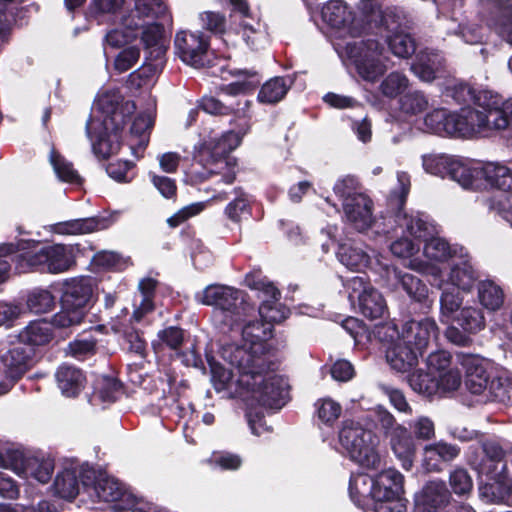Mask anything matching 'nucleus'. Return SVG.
Returning a JSON list of instances; mask_svg holds the SVG:
<instances>
[{"label":"nucleus","instance_id":"obj_1","mask_svg":"<svg viewBox=\"0 0 512 512\" xmlns=\"http://www.w3.org/2000/svg\"><path fill=\"white\" fill-rule=\"evenodd\" d=\"M236 315L229 324L241 330L242 345L225 343L219 354L228 365L239 371L238 383L249 389L253 397L270 406L283 407L289 399L287 379L270 369L266 341L272 336V326L248 321Z\"/></svg>","mask_w":512,"mask_h":512},{"label":"nucleus","instance_id":"obj_2","mask_svg":"<svg viewBox=\"0 0 512 512\" xmlns=\"http://www.w3.org/2000/svg\"><path fill=\"white\" fill-rule=\"evenodd\" d=\"M134 109V103L123 102L119 90H106L98 95L86 123V134L95 155L107 158L119 151L121 131Z\"/></svg>","mask_w":512,"mask_h":512},{"label":"nucleus","instance_id":"obj_3","mask_svg":"<svg viewBox=\"0 0 512 512\" xmlns=\"http://www.w3.org/2000/svg\"><path fill=\"white\" fill-rule=\"evenodd\" d=\"M166 14L167 6L163 0H135L134 11L123 18L119 27L106 34L105 42L117 48L140 38L149 58L161 59L166 51L163 26L148 18H162Z\"/></svg>","mask_w":512,"mask_h":512},{"label":"nucleus","instance_id":"obj_4","mask_svg":"<svg viewBox=\"0 0 512 512\" xmlns=\"http://www.w3.org/2000/svg\"><path fill=\"white\" fill-rule=\"evenodd\" d=\"M35 241L21 240L0 245V284L9 276L10 260L16 262L19 273L38 271L41 273L61 274L75 265L73 248L64 244H52L38 247Z\"/></svg>","mask_w":512,"mask_h":512},{"label":"nucleus","instance_id":"obj_5","mask_svg":"<svg viewBox=\"0 0 512 512\" xmlns=\"http://www.w3.org/2000/svg\"><path fill=\"white\" fill-rule=\"evenodd\" d=\"M241 141L234 131L219 134L212 131L207 139L195 146L193 163L186 175L191 183L217 178L216 183L232 184L236 179L237 161L229 153Z\"/></svg>","mask_w":512,"mask_h":512},{"label":"nucleus","instance_id":"obj_6","mask_svg":"<svg viewBox=\"0 0 512 512\" xmlns=\"http://www.w3.org/2000/svg\"><path fill=\"white\" fill-rule=\"evenodd\" d=\"M477 107L464 106L450 114V135L470 138L512 127V100L504 101L491 91H482Z\"/></svg>","mask_w":512,"mask_h":512},{"label":"nucleus","instance_id":"obj_7","mask_svg":"<svg viewBox=\"0 0 512 512\" xmlns=\"http://www.w3.org/2000/svg\"><path fill=\"white\" fill-rule=\"evenodd\" d=\"M94 280L91 277H73L63 281L61 309L52 317V324L58 328L80 325L93 299Z\"/></svg>","mask_w":512,"mask_h":512},{"label":"nucleus","instance_id":"obj_8","mask_svg":"<svg viewBox=\"0 0 512 512\" xmlns=\"http://www.w3.org/2000/svg\"><path fill=\"white\" fill-rule=\"evenodd\" d=\"M450 178L465 189L478 188L481 179L499 190L512 189V168L500 163L479 165L460 157H450Z\"/></svg>","mask_w":512,"mask_h":512},{"label":"nucleus","instance_id":"obj_9","mask_svg":"<svg viewBox=\"0 0 512 512\" xmlns=\"http://www.w3.org/2000/svg\"><path fill=\"white\" fill-rule=\"evenodd\" d=\"M334 45L346 55L358 75L365 81H377L388 69L389 59L385 55L384 46L374 38L354 39Z\"/></svg>","mask_w":512,"mask_h":512},{"label":"nucleus","instance_id":"obj_10","mask_svg":"<svg viewBox=\"0 0 512 512\" xmlns=\"http://www.w3.org/2000/svg\"><path fill=\"white\" fill-rule=\"evenodd\" d=\"M339 444L352 461L367 469H377L381 464L378 437L359 422L346 420L338 434Z\"/></svg>","mask_w":512,"mask_h":512},{"label":"nucleus","instance_id":"obj_11","mask_svg":"<svg viewBox=\"0 0 512 512\" xmlns=\"http://www.w3.org/2000/svg\"><path fill=\"white\" fill-rule=\"evenodd\" d=\"M427 372H413L408 382L413 391L427 397H445L448 391V352L438 350L426 360Z\"/></svg>","mask_w":512,"mask_h":512},{"label":"nucleus","instance_id":"obj_12","mask_svg":"<svg viewBox=\"0 0 512 512\" xmlns=\"http://www.w3.org/2000/svg\"><path fill=\"white\" fill-rule=\"evenodd\" d=\"M208 362L211 370V381L215 390L221 392L231 388L232 386H235V392L243 399V401L246 402L247 406L249 407V411L247 412L246 417L251 432L255 435H261L264 431H267V427L262 420L263 415L260 412H255V414H253V406L258 404L262 407L275 409H280L281 407L266 405L254 398L249 389L242 387L238 383L239 371L237 368L231 366L236 370L237 374L234 375L233 371L226 369L221 363L215 361L214 359H208Z\"/></svg>","mask_w":512,"mask_h":512},{"label":"nucleus","instance_id":"obj_13","mask_svg":"<svg viewBox=\"0 0 512 512\" xmlns=\"http://www.w3.org/2000/svg\"><path fill=\"white\" fill-rule=\"evenodd\" d=\"M321 18L335 38H355L364 29L362 20L356 16L354 9L343 0L327 1L322 6Z\"/></svg>","mask_w":512,"mask_h":512},{"label":"nucleus","instance_id":"obj_14","mask_svg":"<svg viewBox=\"0 0 512 512\" xmlns=\"http://www.w3.org/2000/svg\"><path fill=\"white\" fill-rule=\"evenodd\" d=\"M476 279L464 247L458 244L450 246V297L453 298L450 299V311L453 305L458 307L463 303Z\"/></svg>","mask_w":512,"mask_h":512},{"label":"nucleus","instance_id":"obj_15","mask_svg":"<svg viewBox=\"0 0 512 512\" xmlns=\"http://www.w3.org/2000/svg\"><path fill=\"white\" fill-rule=\"evenodd\" d=\"M463 374L465 384L473 394H481L487 390L492 378L484 368L481 359L475 355L458 353L453 368L450 369V390L460 387Z\"/></svg>","mask_w":512,"mask_h":512},{"label":"nucleus","instance_id":"obj_16","mask_svg":"<svg viewBox=\"0 0 512 512\" xmlns=\"http://www.w3.org/2000/svg\"><path fill=\"white\" fill-rule=\"evenodd\" d=\"M3 467L19 477L48 483L54 472V462L50 458L26 454L18 450L9 451L3 460Z\"/></svg>","mask_w":512,"mask_h":512},{"label":"nucleus","instance_id":"obj_17","mask_svg":"<svg viewBox=\"0 0 512 512\" xmlns=\"http://www.w3.org/2000/svg\"><path fill=\"white\" fill-rule=\"evenodd\" d=\"M435 324L429 319L422 321L411 320L408 321L403 328L402 335L395 324L385 323L377 327L376 334L380 340H391L395 338L400 339L406 345L411 346L413 350H417L421 355L422 351L428 345L432 335L435 333Z\"/></svg>","mask_w":512,"mask_h":512},{"label":"nucleus","instance_id":"obj_18","mask_svg":"<svg viewBox=\"0 0 512 512\" xmlns=\"http://www.w3.org/2000/svg\"><path fill=\"white\" fill-rule=\"evenodd\" d=\"M346 287L351 303L358 302L360 312L367 318H380L386 309L383 296L370 284L366 275L347 280Z\"/></svg>","mask_w":512,"mask_h":512},{"label":"nucleus","instance_id":"obj_19","mask_svg":"<svg viewBox=\"0 0 512 512\" xmlns=\"http://www.w3.org/2000/svg\"><path fill=\"white\" fill-rule=\"evenodd\" d=\"M0 360L5 367L4 382L10 383V390L15 383L33 366L35 350L22 342L9 349L0 343Z\"/></svg>","mask_w":512,"mask_h":512},{"label":"nucleus","instance_id":"obj_20","mask_svg":"<svg viewBox=\"0 0 512 512\" xmlns=\"http://www.w3.org/2000/svg\"><path fill=\"white\" fill-rule=\"evenodd\" d=\"M195 299L200 304L215 306L225 312L226 323L240 314L238 303L241 301V293L232 287L219 284L208 285L195 295Z\"/></svg>","mask_w":512,"mask_h":512},{"label":"nucleus","instance_id":"obj_21","mask_svg":"<svg viewBox=\"0 0 512 512\" xmlns=\"http://www.w3.org/2000/svg\"><path fill=\"white\" fill-rule=\"evenodd\" d=\"M453 305L450 311L452 327H450V342L458 345H467L470 341L466 333H475L481 330L484 325V316L482 312L474 307H463L460 309Z\"/></svg>","mask_w":512,"mask_h":512},{"label":"nucleus","instance_id":"obj_22","mask_svg":"<svg viewBox=\"0 0 512 512\" xmlns=\"http://www.w3.org/2000/svg\"><path fill=\"white\" fill-rule=\"evenodd\" d=\"M94 490L100 501L111 503V508L114 511H125L136 504L133 494L113 477L100 476L95 483Z\"/></svg>","mask_w":512,"mask_h":512},{"label":"nucleus","instance_id":"obj_23","mask_svg":"<svg viewBox=\"0 0 512 512\" xmlns=\"http://www.w3.org/2000/svg\"><path fill=\"white\" fill-rule=\"evenodd\" d=\"M177 56L193 67L204 65L208 42L200 32L179 31L174 40Z\"/></svg>","mask_w":512,"mask_h":512},{"label":"nucleus","instance_id":"obj_24","mask_svg":"<svg viewBox=\"0 0 512 512\" xmlns=\"http://www.w3.org/2000/svg\"><path fill=\"white\" fill-rule=\"evenodd\" d=\"M93 471L82 465L70 464L60 471L54 481V492L67 500L74 499L79 493V482L84 486L92 479Z\"/></svg>","mask_w":512,"mask_h":512},{"label":"nucleus","instance_id":"obj_25","mask_svg":"<svg viewBox=\"0 0 512 512\" xmlns=\"http://www.w3.org/2000/svg\"><path fill=\"white\" fill-rule=\"evenodd\" d=\"M262 293V303L259 307V315L265 324L272 326L273 323H280L284 321L289 310L278 302L280 292L270 282L258 281L253 286Z\"/></svg>","mask_w":512,"mask_h":512},{"label":"nucleus","instance_id":"obj_26","mask_svg":"<svg viewBox=\"0 0 512 512\" xmlns=\"http://www.w3.org/2000/svg\"><path fill=\"white\" fill-rule=\"evenodd\" d=\"M448 503L444 481H430L414 496V512H442Z\"/></svg>","mask_w":512,"mask_h":512},{"label":"nucleus","instance_id":"obj_27","mask_svg":"<svg viewBox=\"0 0 512 512\" xmlns=\"http://www.w3.org/2000/svg\"><path fill=\"white\" fill-rule=\"evenodd\" d=\"M425 241L424 255L435 264L422 262L417 259H411L408 267L420 273H432L438 275L440 269L436 264L445 263L448 259V244L444 239L439 238L437 235L428 237Z\"/></svg>","mask_w":512,"mask_h":512},{"label":"nucleus","instance_id":"obj_28","mask_svg":"<svg viewBox=\"0 0 512 512\" xmlns=\"http://www.w3.org/2000/svg\"><path fill=\"white\" fill-rule=\"evenodd\" d=\"M230 2L242 17L238 33L242 34L246 44L253 49L264 46L267 43V35L261 28V24L249 16L247 2L245 0H230Z\"/></svg>","mask_w":512,"mask_h":512},{"label":"nucleus","instance_id":"obj_29","mask_svg":"<svg viewBox=\"0 0 512 512\" xmlns=\"http://www.w3.org/2000/svg\"><path fill=\"white\" fill-rule=\"evenodd\" d=\"M372 209V200L366 195H358L352 202L345 204L343 212L347 223L357 231L363 232L372 227L375 221Z\"/></svg>","mask_w":512,"mask_h":512},{"label":"nucleus","instance_id":"obj_30","mask_svg":"<svg viewBox=\"0 0 512 512\" xmlns=\"http://www.w3.org/2000/svg\"><path fill=\"white\" fill-rule=\"evenodd\" d=\"M388 344L386 349V360L390 367L397 372H407L418 362L417 350L406 345L398 338L391 340H382Z\"/></svg>","mask_w":512,"mask_h":512},{"label":"nucleus","instance_id":"obj_31","mask_svg":"<svg viewBox=\"0 0 512 512\" xmlns=\"http://www.w3.org/2000/svg\"><path fill=\"white\" fill-rule=\"evenodd\" d=\"M403 476L392 468L385 469L374 476L373 500H389L402 497Z\"/></svg>","mask_w":512,"mask_h":512},{"label":"nucleus","instance_id":"obj_32","mask_svg":"<svg viewBox=\"0 0 512 512\" xmlns=\"http://www.w3.org/2000/svg\"><path fill=\"white\" fill-rule=\"evenodd\" d=\"M490 482L479 488L480 498L490 504H505L512 494V481L507 473L499 477L487 475Z\"/></svg>","mask_w":512,"mask_h":512},{"label":"nucleus","instance_id":"obj_33","mask_svg":"<svg viewBox=\"0 0 512 512\" xmlns=\"http://www.w3.org/2000/svg\"><path fill=\"white\" fill-rule=\"evenodd\" d=\"M337 257L344 266L356 272H364L372 263L371 256L362 244L355 242L340 244Z\"/></svg>","mask_w":512,"mask_h":512},{"label":"nucleus","instance_id":"obj_34","mask_svg":"<svg viewBox=\"0 0 512 512\" xmlns=\"http://www.w3.org/2000/svg\"><path fill=\"white\" fill-rule=\"evenodd\" d=\"M108 227L104 218L90 217L59 222L51 226V231L59 235H82Z\"/></svg>","mask_w":512,"mask_h":512},{"label":"nucleus","instance_id":"obj_35","mask_svg":"<svg viewBox=\"0 0 512 512\" xmlns=\"http://www.w3.org/2000/svg\"><path fill=\"white\" fill-rule=\"evenodd\" d=\"M374 477L365 473L353 474L349 482L351 500L363 510H369L373 500Z\"/></svg>","mask_w":512,"mask_h":512},{"label":"nucleus","instance_id":"obj_36","mask_svg":"<svg viewBox=\"0 0 512 512\" xmlns=\"http://www.w3.org/2000/svg\"><path fill=\"white\" fill-rule=\"evenodd\" d=\"M484 457L480 464V471L485 475L501 476L507 473L508 467L505 460V452L495 442L483 444Z\"/></svg>","mask_w":512,"mask_h":512},{"label":"nucleus","instance_id":"obj_37","mask_svg":"<svg viewBox=\"0 0 512 512\" xmlns=\"http://www.w3.org/2000/svg\"><path fill=\"white\" fill-rule=\"evenodd\" d=\"M397 222L399 226L404 227L415 238L427 240L430 236L438 235L437 227L424 214L399 213L397 215Z\"/></svg>","mask_w":512,"mask_h":512},{"label":"nucleus","instance_id":"obj_38","mask_svg":"<svg viewBox=\"0 0 512 512\" xmlns=\"http://www.w3.org/2000/svg\"><path fill=\"white\" fill-rule=\"evenodd\" d=\"M445 57L438 52L422 53L412 65V70L421 80L430 82L444 71Z\"/></svg>","mask_w":512,"mask_h":512},{"label":"nucleus","instance_id":"obj_39","mask_svg":"<svg viewBox=\"0 0 512 512\" xmlns=\"http://www.w3.org/2000/svg\"><path fill=\"white\" fill-rule=\"evenodd\" d=\"M55 376L59 389L66 397L77 396L84 388L86 381L82 371L70 365H61Z\"/></svg>","mask_w":512,"mask_h":512},{"label":"nucleus","instance_id":"obj_40","mask_svg":"<svg viewBox=\"0 0 512 512\" xmlns=\"http://www.w3.org/2000/svg\"><path fill=\"white\" fill-rule=\"evenodd\" d=\"M389 439L392 451L402 461V466L409 469L415 453V443L409 431L404 426L397 427Z\"/></svg>","mask_w":512,"mask_h":512},{"label":"nucleus","instance_id":"obj_41","mask_svg":"<svg viewBox=\"0 0 512 512\" xmlns=\"http://www.w3.org/2000/svg\"><path fill=\"white\" fill-rule=\"evenodd\" d=\"M20 341L26 346H41L52 339L51 324L45 320L29 323L19 334Z\"/></svg>","mask_w":512,"mask_h":512},{"label":"nucleus","instance_id":"obj_42","mask_svg":"<svg viewBox=\"0 0 512 512\" xmlns=\"http://www.w3.org/2000/svg\"><path fill=\"white\" fill-rule=\"evenodd\" d=\"M370 20L379 24L386 34H392L403 29L405 17L400 9L387 7L373 9Z\"/></svg>","mask_w":512,"mask_h":512},{"label":"nucleus","instance_id":"obj_43","mask_svg":"<svg viewBox=\"0 0 512 512\" xmlns=\"http://www.w3.org/2000/svg\"><path fill=\"white\" fill-rule=\"evenodd\" d=\"M291 84L292 82L284 77L271 78L262 85L257 99L263 104L278 103L285 97Z\"/></svg>","mask_w":512,"mask_h":512},{"label":"nucleus","instance_id":"obj_44","mask_svg":"<svg viewBox=\"0 0 512 512\" xmlns=\"http://www.w3.org/2000/svg\"><path fill=\"white\" fill-rule=\"evenodd\" d=\"M236 79L221 88L226 95H238L253 89L259 82L258 73L254 70L235 69L230 71Z\"/></svg>","mask_w":512,"mask_h":512},{"label":"nucleus","instance_id":"obj_45","mask_svg":"<svg viewBox=\"0 0 512 512\" xmlns=\"http://www.w3.org/2000/svg\"><path fill=\"white\" fill-rule=\"evenodd\" d=\"M448 446L445 442L427 445L424 449L423 465L427 471L442 470L447 463Z\"/></svg>","mask_w":512,"mask_h":512},{"label":"nucleus","instance_id":"obj_46","mask_svg":"<svg viewBox=\"0 0 512 512\" xmlns=\"http://www.w3.org/2000/svg\"><path fill=\"white\" fill-rule=\"evenodd\" d=\"M391 272L411 299L420 302L426 298L428 290L420 279L412 274L402 273L396 268H393Z\"/></svg>","mask_w":512,"mask_h":512},{"label":"nucleus","instance_id":"obj_47","mask_svg":"<svg viewBox=\"0 0 512 512\" xmlns=\"http://www.w3.org/2000/svg\"><path fill=\"white\" fill-rule=\"evenodd\" d=\"M391 52L399 58H408L415 52V43L404 29L385 35Z\"/></svg>","mask_w":512,"mask_h":512},{"label":"nucleus","instance_id":"obj_48","mask_svg":"<svg viewBox=\"0 0 512 512\" xmlns=\"http://www.w3.org/2000/svg\"><path fill=\"white\" fill-rule=\"evenodd\" d=\"M155 287L156 281L151 278H145L139 282L138 288L141 293V300L139 303L135 302V310L133 312V318L136 321H140L146 313L152 311V295Z\"/></svg>","mask_w":512,"mask_h":512},{"label":"nucleus","instance_id":"obj_49","mask_svg":"<svg viewBox=\"0 0 512 512\" xmlns=\"http://www.w3.org/2000/svg\"><path fill=\"white\" fill-rule=\"evenodd\" d=\"M478 296L481 304L488 310H497L503 304V292L501 288L491 281L480 283Z\"/></svg>","mask_w":512,"mask_h":512},{"label":"nucleus","instance_id":"obj_50","mask_svg":"<svg viewBox=\"0 0 512 512\" xmlns=\"http://www.w3.org/2000/svg\"><path fill=\"white\" fill-rule=\"evenodd\" d=\"M448 127V111L446 108H433L431 109L423 119V127L421 128L424 132L442 135L445 133Z\"/></svg>","mask_w":512,"mask_h":512},{"label":"nucleus","instance_id":"obj_51","mask_svg":"<svg viewBox=\"0 0 512 512\" xmlns=\"http://www.w3.org/2000/svg\"><path fill=\"white\" fill-rule=\"evenodd\" d=\"M50 163L61 181L72 184H79L81 182V178L73 168L72 163L59 155L55 150H52L50 153Z\"/></svg>","mask_w":512,"mask_h":512},{"label":"nucleus","instance_id":"obj_52","mask_svg":"<svg viewBox=\"0 0 512 512\" xmlns=\"http://www.w3.org/2000/svg\"><path fill=\"white\" fill-rule=\"evenodd\" d=\"M55 306V297L46 289H34L27 297V307L35 314L50 312Z\"/></svg>","mask_w":512,"mask_h":512},{"label":"nucleus","instance_id":"obj_53","mask_svg":"<svg viewBox=\"0 0 512 512\" xmlns=\"http://www.w3.org/2000/svg\"><path fill=\"white\" fill-rule=\"evenodd\" d=\"M334 193L342 202V208H345V204L349 201L352 202L358 195H364L359 188V183L356 178L352 176H345L339 179L334 187Z\"/></svg>","mask_w":512,"mask_h":512},{"label":"nucleus","instance_id":"obj_54","mask_svg":"<svg viewBox=\"0 0 512 512\" xmlns=\"http://www.w3.org/2000/svg\"><path fill=\"white\" fill-rule=\"evenodd\" d=\"M153 126V114L145 112L139 114L133 121L130 133L131 137L138 138L137 145L140 149H144L149 141L148 131Z\"/></svg>","mask_w":512,"mask_h":512},{"label":"nucleus","instance_id":"obj_55","mask_svg":"<svg viewBox=\"0 0 512 512\" xmlns=\"http://www.w3.org/2000/svg\"><path fill=\"white\" fill-rule=\"evenodd\" d=\"M497 401L509 405L512 402V380L500 375L493 376L487 388Z\"/></svg>","mask_w":512,"mask_h":512},{"label":"nucleus","instance_id":"obj_56","mask_svg":"<svg viewBox=\"0 0 512 512\" xmlns=\"http://www.w3.org/2000/svg\"><path fill=\"white\" fill-rule=\"evenodd\" d=\"M501 15L495 23L498 33L512 44V0H497Z\"/></svg>","mask_w":512,"mask_h":512},{"label":"nucleus","instance_id":"obj_57","mask_svg":"<svg viewBox=\"0 0 512 512\" xmlns=\"http://www.w3.org/2000/svg\"><path fill=\"white\" fill-rule=\"evenodd\" d=\"M422 163L424 170L431 175L444 179L448 173V157L444 153L424 155Z\"/></svg>","mask_w":512,"mask_h":512},{"label":"nucleus","instance_id":"obj_58","mask_svg":"<svg viewBox=\"0 0 512 512\" xmlns=\"http://www.w3.org/2000/svg\"><path fill=\"white\" fill-rule=\"evenodd\" d=\"M237 197L229 202L225 207L224 213L231 221L238 223L243 216L250 214L249 200L245 194L236 190Z\"/></svg>","mask_w":512,"mask_h":512},{"label":"nucleus","instance_id":"obj_59","mask_svg":"<svg viewBox=\"0 0 512 512\" xmlns=\"http://www.w3.org/2000/svg\"><path fill=\"white\" fill-rule=\"evenodd\" d=\"M316 407L318 419L326 425L333 424L342 412L341 405L330 398L319 400Z\"/></svg>","mask_w":512,"mask_h":512},{"label":"nucleus","instance_id":"obj_60","mask_svg":"<svg viewBox=\"0 0 512 512\" xmlns=\"http://www.w3.org/2000/svg\"><path fill=\"white\" fill-rule=\"evenodd\" d=\"M408 86V79L399 72L390 73L381 83V92L387 97H396Z\"/></svg>","mask_w":512,"mask_h":512},{"label":"nucleus","instance_id":"obj_61","mask_svg":"<svg viewBox=\"0 0 512 512\" xmlns=\"http://www.w3.org/2000/svg\"><path fill=\"white\" fill-rule=\"evenodd\" d=\"M379 388L388 397L390 404L397 411L409 415L412 414V408L401 390L387 384H380Z\"/></svg>","mask_w":512,"mask_h":512},{"label":"nucleus","instance_id":"obj_62","mask_svg":"<svg viewBox=\"0 0 512 512\" xmlns=\"http://www.w3.org/2000/svg\"><path fill=\"white\" fill-rule=\"evenodd\" d=\"M140 58V49L137 46H129L118 53L114 60V67L119 73L131 69Z\"/></svg>","mask_w":512,"mask_h":512},{"label":"nucleus","instance_id":"obj_63","mask_svg":"<svg viewBox=\"0 0 512 512\" xmlns=\"http://www.w3.org/2000/svg\"><path fill=\"white\" fill-rule=\"evenodd\" d=\"M120 390V384L111 377H102L98 379L95 387V396H98L104 402H112L116 399Z\"/></svg>","mask_w":512,"mask_h":512},{"label":"nucleus","instance_id":"obj_64","mask_svg":"<svg viewBox=\"0 0 512 512\" xmlns=\"http://www.w3.org/2000/svg\"><path fill=\"white\" fill-rule=\"evenodd\" d=\"M133 163L129 161L111 162L106 167V172L115 181L130 182L134 178Z\"/></svg>","mask_w":512,"mask_h":512}]
</instances>
